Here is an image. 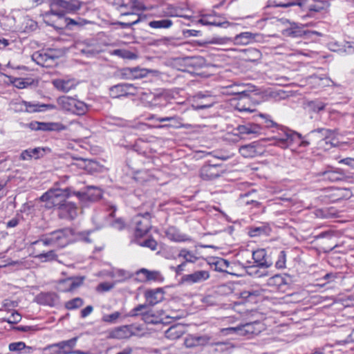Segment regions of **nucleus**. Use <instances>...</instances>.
Wrapping results in <instances>:
<instances>
[{
    "label": "nucleus",
    "instance_id": "obj_1",
    "mask_svg": "<svg viewBox=\"0 0 354 354\" xmlns=\"http://www.w3.org/2000/svg\"><path fill=\"white\" fill-rule=\"evenodd\" d=\"M71 194V189H50L44 193L40 200L46 203V208L55 207L57 209L68 201V197Z\"/></svg>",
    "mask_w": 354,
    "mask_h": 354
},
{
    "label": "nucleus",
    "instance_id": "obj_2",
    "mask_svg": "<svg viewBox=\"0 0 354 354\" xmlns=\"http://www.w3.org/2000/svg\"><path fill=\"white\" fill-rule=\"evenodd\" d=\"M139 2L137 1H134L131 3V5L129 6L131 10H123V9H120L121 11V17L125 18L124 21L119 22V24L123 28H130L131 26L136 24L140 21V16L138 13L135 12L137 10H144L145 8L142 6H139Z\"/></svg>",
    "mask_w": 354,
    "mask_h": 354
},
{
    "label": "nucleus",
    "instance_id": "obj_3",
    "mask_svg": "<svg viewBox=\"0 0 354 354\" xmlns=\"http://www.w3.org/2000/svg\"><path fill=\"white\" fill-rule=\"evenodd\" d=\"M314 176L319 180L335 183L342 180L345 175L342 169L328 165L321 171L315 173Z\"/></svg>",
    "mask_w": 354,
    "mask_h": 354
},
{
    "label": "nucleus",
    "instance_id": "obj_4",
    "mask_svg": "<svg viewBox=\"0 0 354 354\" xmlns=\"http://www.w3.org/2000/svg\"><path fill=\"white\" fill-rule=\"evenodd\" d=\"M66 230H59L46 235L44 239L39 241H41L45 245H54L58 247H64L67 243V234ZM35 243H37L36 241Z\"/></svg>",
    "mask_w": 354,
    "mask_h": 354
},
{
    "label": "nucleus",
    "instance_id": "obj_5",
    "mask_svg": "<svg viewBox=\"0 0 354 354\" xmlns=\"http://www.w3.org/2000/svg\"><path fill=\"white\" fill-rule=\"evenodd\" d=\"M136 224L135 236L142 237L151 228L150 214L145 212L144 214H138L133 218Z\"/></svg>",
    "mask_w": 354,
    "mask_h": 354
},
{
    "label": "nucleus",
    "instance_id": "obj_6",
    "mask_svg": "<svg viewBox=\"0 0 354 354\" xmlns=\"http://www.w3.org/2000/svg\"><path fill=\"white\" fill-rule=\"evenodd\" d=\"M50 6L53 12L59 10L65 15L67 12L78 10L80 4L77 0H51Z\"/></svg>",
    "mask_w": 354,
    "mask_h": 354
},
{
    "label": "nucleus",
    "instance_id": "obj_7",
    "mask_svg": "<svg viewBox=\"0 0 354 354\" xmlns=\"http://www.w3.org/2000/svg\"><path fill=\"white\" fill-rule=\"evenodd\" d=\"M328 6V2L322 0H300L299 3V10L309 13L321 12Z\"/></svg>",
    "mask_w": 354,
    "mask_h": 354
},
{
    "label": "nucleus",
    "instance_id": "obj_8",
    "mask_svg": "<svg viewBox=\"0 0 354 354\" xmlns=\"http://www.w3.org/2000/svg\"><path fill=\"white\" fill-rule=\"evenodd\" d=\"M77 337H73L68 340L62 341L55 344L48 346L45 348V351L48 354H65L68 352L70 348H74Z\"/></svg>",
    "mask_w": 354,
    "mask_h": 354
},
{
    "label": "nucleus",
    "instance_id": "obj_9",
    "mask_svg": "<svg viewBox=\"0 0 354 354\" xmlns=\"http://www.w3.org/2000/svg\"><path fill=\"white\" fill-rule=\"evenodd\" d=\"M84 279V277H73L61 279L58 282L57 289L58 291L63 292L73 291L83 283Z\"/></svg>",
    "mask_w": 354,
    "mask_h": 354
},
{
    "label": "nucleus",
    "instance_id": "obj_10",
    "mask_svg": "<svg viewBox=\"0 0 354 354\" xmlns=\"http://www.w3.org/2000/svg\"><path fill=\"white\" fill-rule=\"evenodd\" d=\"M58 102L66 109H71L73 106L75 108L74 112L80 115L84 114L88 109L87 105L84 102L65 96L59 97Z\"/></svg>",
    "mask_w": 354,
    "mask_h": 354
},
{
    "label": "nucleus",
    "instance_id": "obj_11",
    "mask_svg": "<svg viewBox=\"0 0 354 354\" xmlns=\"http://www.w3.org/2000/svg\"><path fill=\"white\" fill-rule=\"evenodd\" d=\"M47 20L50 21V23L53 24V28L56 30H63L67 28L70 25H85L88 23V21L85 19L81 21H76L75 19H71L67 17H65L64 15L62 12H59L58 14V17H57L56 21H51L50 19L47 18Z\"/></svg>",
    "mask_w": 354,
    "mask_h": 354
},
{
    "label": "nucleus",
    "instance_id": "obj_12",
    "mask_svg": "<svg viewBox=\"0 0 354 354\" xmlns=\"http://www.w3.org/2000/svg\"><path fill=\"white\" fill-rule=\"evenodd\" d=\"M253 263L261 269H268L272 265V261L267 254L266 249L261 248L254 250L252 254Z\"/></svg>",
    "mask_w": 354,
    "mask_h": 354
},
{
    "label": "nucleus",
    "instance_id": "obj_13",
    "mask_svg": "<svg viewBox=\"0 0 354 354\" xmlns=\"http://www.w3.org/2000/svg\"><path fill=\"white\" fill-rule=\"evenodd\" d=\"M223 171L221 165L218 164L205 165L200 171L201 177L205 180H212L221 176Z\"/></svg>",
    "mask_w": 354,
    "mask_h": 354
},
{
    "label": "nucleus",
    "instance_id": "obj_14",
    "mask_svg": "<svg viewBox=\"0 0 354 354\" xmlns=\"http://www.w3.org/2000/svg\"><path fill=\"white\" fill-rule=\"evenodd\" d=\"M30 129L34 131H62L66 129V127L58 122H43L34 121L28 124Z\"/></svg>",
    "mask_w": 354,
    "mask_h": 354
},
{
    "label": "nucleus",
    "instance_id": "obj_15",
    "mask_svg": "<svg viewBox=\"0 0 354 354\" xmlns=\"http://www.w3.org/2000/svg\"><path fill=\"white\" fill-rule=\"evenodd\" d=\"M239 153L244 158H254L263 153V149L257 141L245 145L239 148Z\"/></svg>",
    "mask_w": 354,
    "mask_h": 354
},
{
    "label": "nucleus",
    "instance_id": "obj_16",
    "mask_svg": "<svg viewBox=\"0 0 354 354\" xmlns=\"http://www.w3.org/2000/svg\"><path fill=\"white\" fill-rule=\"evenodd\" d=\"M285 138H274V145L279 147L282 149L288 148L292 142L296 141V138L301 139L302 135L296 131L290 129H286L285 132Z\"/></svg>",
    "mask_w": 354,
    "mask_h": 354
},
{
    "label": "nucleus",
    "instance_id": "obj_17",
    "mask_svg": "<svg viewBox=\"0 0 354 354\" xmlns=\"http://www.w3.org/2000/svg\"><path fill=\"white\" fill-rule=\"evenodd\" d=\"M209 277L208 271L198 270L192 274H185L181 277L180 283L189 285L203 282Z\"/></svg>",
    "mask_w": 354,
    "mask_h": 354
},
{
    "label": "nucleus",
    "instance_id": "obj_18",
    "mask_svg": "<svg viewBox=\"0 0 354 354\" xmlns=\"http://www.w3.org/2000/svg\"><path fill=\"white\" fill-rule=\"evenodd\" d=\"M262 128L259 124L254 123H246L239 125L234 131H237L235 135H239L241 139L245 138V135H259L261 133Z\"/></svg>",
    "mask_w": 354,
    "mask_h": 354
},
{
    "label": "nucleus",
    "instance_id": "obj_19",
    "mask_svg": "<svg viewBox=\"0 0 354 354\" xmlns=\"http://www.w3.org/2000/svg\"><path fill=\"white\" fill-rule=\"evenodd\" d=\"M239 93H240V97L236 98V109L240 112H253L254 109L251 103L250 95H247L245 91H239Z\"/></svg>",
    "mask_w": 354,
    "mask_h": 354
},
{
    "label": "nucleus",
    "instance_id": "obj_20",
    "mask_svg": "<svg viewBox=\"0 0 354 354\" xmlns=\"http://www.w3.org/2000/svg\"><path fill=\"white\" fill-rule=\"evenodd\" d=\"M58 216L60 218L73 219L77 215V207L74 203L66 202L58 209Z\"/></svg>",
    "mask_w": 354,
    "mask_h": 354
},
{
    "label": "nucleus",
    "instance_id": "obj_21",
    "mask_svg": "<svg viewBox=\"0 0 354 354\" xmlns=\"http://www.w3.org/2000/svg\"><path fill=\"white\" fill-rule=\"evenodd\" d=\"M146 301L150 306H154L164 299V291L161 288L147 290L145 292Z\"/></svg>",
    "mask_w": 354,
    "mask_h": 354
},
{
    "label": "nucleus",
    "instance_id": "obj_22",
    "mask_svg": "<svg viewBox=\"0 0 354 354\" xmlns=\"http://www.w3.org/2000/svg\"><path fill=\"white\" fill-rule=\"evenodd\" d=\"M260 37V34L243 32L234 37V42L239 45H247L252 41H257Z\"/></svg>",
    "mask_w": 354,
    "mask_h": 354
},
{
    "label": "nucleus",
    "instance_id": "obj_23",
    "mask_svg": "<svg viewBox=\"0 0 354 354\" xmlns=\"http://www.w3.org/2000/svg\"><path fill=\"white\" fill-rule=\"evenodd\" d=\"M129 328V325L116 327L109 332V337L119 339L129 338L134 334Z\"/></svg>",
    "mask_w": 354,
    "mask_h": 354
},
{
    "label": "nucleus",
    "instance_id": "obj_24",
    "mask_svg": "<svg viewBox=\"0 0 354 354\" xmlns=\"http://www.w3.org/2000/svg\"><path fill=\"white\" fill-rule=\"evenodd\" d=\"M335 131V130L318 128L311 131L309 133V136H310L313 140H325L326 143H328V140L332 138L334 136Z\"/></svg>",
    "mask_w": 354,
    "mask_h": 354
},
{
    "label": "nucleus",
    "instance_id": "obj_25",
    "mask_svg": "<svg viewBox=\"0 0 354 354\" xmlns=\"http://www.w3.org/2000/svg\"><path fill=\"white\" fill-rule=\"evenodd\" d=\"M46 149L42 147H36L34 149H28L24 150L20 154V159L24 160H31L32 158L39 159L45 154Z\"/></svg>",
    "mask_w": 354,
    "mask_h": 354
},
{
    "label": "nucleus",
    "instance_id": "obj_26",
    "mask_svg": "<svg viewBox=\"0 0 354 354\" xmlns=\"http://www.w3.org/2000/svg\"><path fill=\"white\" fill-rule=\"evenodd\" d=\"M27 112H41L56 109L55 105L52 104H39L24 102Z\"/></svg>",
    "mask_w": 354,
    "mask_h": 354
},
{
    "label": "nucleus",
    "instance_id": "obj_27",
    "mask_svg": "<svg viewBox=\"0 0 354 354\" xmlns=\"http://www.w3.org/2000/svg\"><path fill=\"white\" fill-rule=\"evenodd\" d=\"M185 333V327L182 324H174L165 332V337L171 340L179 339Z\"/></svg>",
    "mask_w": 354,
    "mask_h": 354
},
{
    "label": "nucleus",
    "instance_id": "obj_28",
    "mask_svg": "<svg viewBox=\"0 0 354 354\" xmlns=\"http://www.w3.org/2000/svg\"><path fill=\"white\" fill-rule=\"evenodd\" d=\"M137 275H143L142 281H156L162 282L164 277L159 271H149L147 269L142 268L136 272Z\"/></svg>",
    "mask_w": 354,
    "mask_h": 354
},
{
    "label": "nucleus",
    "instance_id": "obj_29",
    "mask_svg": "<svg viewBox=\"0 0 354 354\" xmlns=\"http://www.w3.org/2000/svg\"><path fill=\"white\" fill-rule=\"evenodd\" d=\"M270 232L271 228L268 223H261L259 226L253 225L248 229V234L251 237L261 235H269Z\"/></svg>",
    "mask_w": 354,
    "mask_h": 354
},
{
    "label": "nucleus",
    "instance_id": "obj_30",
    "mask_svg": "<svg viewBox=\"0 0 354 354\" xmlns=\"http://www.w3.org/2000/svg\"><path fill=\"white\" fill-rule=\"evenodd\" d=\"M165 234L166 236L173 241L182 242L190 240L187 235L181 234L180 231L174 227H169L166 230Z\"/></svg>",
    "mask_w": 354,
    "mask_h": 354
},
{
    "label": "nucleus",
    "instance_id": "obj_31",
    "mask_svg": "<svg viewBox=\"0 0 354 354\" xmlns=\"http://www.w3.org/2000/svg\"><path fill=\"white\" fill-rule=\"evenodd\" d=\"M38 302L41 304L53 306L58 300V296L55 292H41L37 296Z\"/></svg>",
    "mask_w": 354,
    "mask_h": 354
},
{
    "label": "nucleus",
    "instance_id": "obj_32",
    "mask_svg": "<svg viewBox=\"0 0 354 354\" xmlns=\"http://www.w3.org/2000/svg\"><path fill=\"white\" fill-rule=\"evenodd\" d=\"M262 54L257 48H248L245 50L244 60L249 62H258L261 59Z\"/></svg>",
    "mask_w": 354,
    "mask_h": 354
},
{
    "label": "nucleus",
    "instance_id": "obj_33",
    "mask_svg": "<svg viewBox=\"0 0 354 354\" xmlns=\"http://www.w3.org/2000/svg\"><path fill=\"white\" fill-rule=\"evenodd\" d=\"M244 269L245 270V272L249 276L253 277H261L263 276L267 275L266 274H263L260 270L259 266H256L255 263L248 261L245 266H243Z\"/></svg>",
    "mask_w": 354,
    "mask_h": 354
},
{
    "label": "nucleus",
    "instance_id": "obj_34",
    "mask_svg": "<svg viewBox=\"0 0 354 354\" xmlns=\"http://www.w3.org/2000/svg\"><path fill=\"white\" fill-rule=\"evenodd\" d=\"M8 347L10 351L17 353H21L22 351H24V353H30L33 350L32 347L26 346L24 342L10 343Z\"/></svg>",
    "mask_w": 354,
    "mask_h": 354
},
{
    "label": "nucleus",
    "instance_id": "obj_35",
    "mask_svg": "<svg viewBox=\"0 0 354 354\" xmlns=\"http://www.w3.org/2000/svg\"><path fill=\"white\" fill-rule=\"evenodd\" d=\"M109 93L110 96L113 98L127 96L126 84H119L111 86L109 89Z\"/></svg>",
    "mask_w": 354,
    "mask_h": 354
},
{
    "label": "nucleus",
    "instance_id": "obj_36",
    "mask_svg": "<svg viewBox=\"0 0 354 354\" xmlns=\"http://www.w3.org/2000/svg\"><path fill=\"white\" fill-rule=\"evenodd\" d=\"M271 3L274 6L282 7V8H290L296 7L295 10H299V3L300 0H270Z\"/></svg>",
    "mask_w": 354,
    "mask_h": 354
},
{
    "label": "nucleus",
    "instance_id": "obj_37",
    "mask_svg": "<svg viewBox=\"0 0 354 354\" xmlns=\"http://www.w3.org/2000/svg\"><path fill=\"white\" fill-rule=\"evenodd\" d=\"M75 53L76 55H84L87 56L88 54V43L86 40H77L74 44Z\"/></svg>",
    "mask_w": 354,
    "mask_h": 354
},
{
    "label": "nucleus",
    "instance_id": "obj_38",
    "mask_svg": "<svg viewBox=\"0 0 354 354\" xmlns=\"http://www.w3.org/2000/svg\"><path fill=\"white\" fill-rule=\"evenodd\" d=\"M245 327V332L248 336L252 335H258L261 331V323L259 322H249L244 324Z\"/></svg>",
    "mask_w": 354,
    "mask_h": 354
},
{
    "label": "nucleus",
    "instance_id": "obj_39",
    "mask_svg": "<svg viewBox=\"0 0 354 354\" xmlns=\"http://www.w3.org/2000/svg\"><path fill=\"white\" fill-rule=\"evenodd\" d=\"M196 337L198 346L215 344L213 336L209 334L196 335Z\"/></svg>",
    "mask_w": 354,
    "mask_h": 354
},
{
    "label": "nucleus",
    "instance_id": "obj_40",
    "mask_svg": "<svg viewBox=\"0 0 354 354\" xmlns=\"http://www.w3.org/2000/svg\"><path fill=\"white\" fill-rule=\"evenodd\" d=\"M178 257L183 258L185 259V261L183 262L185 263H194L198 259L197 257H196L191 251H189L185 248H183L180 250V252L178 254Z\"/></svg>",
    "mask_w": 354,
    "mask_h": 354
},
{
    "label": "nucleus",
    "instance_id": "obj_41",
    "mask_svg": "<svg viewBox=\"0 0 354 354\" xmlns=\"http://www.w3.org/2000/svg\"><path fill=\"white\" fill-rule=\"evenodd\" d=\"M172 21L169 19L151 21L149 23V26L153 28H169L172 26Z\"/></svg>",
    "mask_w": 354,
    "mask_h": 354
},
{
    "label": "nucleus",
    "instance_id": "obj_42",
    "mask_svg": "<svg viewBox=\"0 0 354 354\" xmlns=\"http://www.w3.org/2000/svg\"><path fill=\"white\" fill-rule=\"evenodd\" d=\"M215 266V270L221 272L230 273L227 268L230 266V262L224 259L218 258L212 263Z\"/></svg>",
    "mask_w": 354,
    "mask_h": 354
},
{
    "label": "nucleus",
    "instance_id": "obj_43",
    "mask_svg": "<svg viewBox=\"0 0 354 354\" xmlns=\"http://www.w3.org/2000/svg\"><path fill=\"white\" fill-rule=\"evenodd\" d=\"M147 304H139L129 311V313H128V316L136 317L138 315H142V319H143V315L149 313L148 311H147Z\"/></svg>",
    "mask_w": 354,
    "mask_h": 354
},
{
    "label": "nucleus",
    "instance_id": "obj_44",
    "mask_svg": "<svg viewBox=\"0 0 354 354\" xmlns=\"http://www.w3.org/2000/svg\"><path fill=\"white\" fill-rule=\"evenodd\" d=\"M143 321L148 324H157L164 323L163 318L156 315L151 312H149L147 314L143 315Z\"/></svg>",
    "mask_w": 354,
    "mask_h": 354
},
{
    "label": "nucleus",
    "instance_id": "obj_45",
    "mask_svg": "<svg viewBox=\"0 0 354 354\" xmlns=\"http://www.w3.org/2000/svg\"><path fill=\"white\" fill-rule=\"evenodd\" d=\"M106 170L104 165L95 159L90 158V174L100 173Z\"/></svg>",
    "mask_w": 354,
    "mask_h": 354
},
{
    "label": "nucleus",
    "instance_id": "obj_46",
    "mask_svg": "<svg viewBox=\"0 0 354 354\" xmlns=\"http://www.w3.org/2000/svg\"><path fill=\"white\" fill-rule=\"evenodd\" d=\"M245 327L244 326V324H241V325H239L238 326H236V327H229V328H224L222 330V331H225L227 332L226 333L227 334H236V335H241V336H248L247 335V333L245 332Z\"/></svg>",
    "mask_w": 354,
    "mask_h": 354
},
{
    "label": "nucleus",
    "instance_id": "obj_47",
    "mask_svg": "<svg viewBox=\"0 0 354 354\" xmlns=\"http://www.w3.org/2000/svg\"><path fill=\"white\" fill-rule=\"evenodd\" d=\"M112 54L127 59H134L137 57L135 53L124 49H115Z\"/></svg>",
    "mask_w": 354,
    "mask_h": 354
},
{
    "label": "nucleus",
    "instance_id": "obj_48",
    "mask_svg": "<svg viewBox=\"0 0 354 354\" xmlns=\"http://www.w3.org/2000/svg\"><path fill=\"white\" fill-rule=\"evenodd\" d=\"M102 196V190L96 186L90 185V202L97 201Z\"/></svg>",
    "mask_w": 354,
    "mask_h": 354
},
{
    "label": "nucleus",
    "instance_id": "obj_49",
    "mask_svg": "<svg viewBox=\"0 0 354 354\" xmlns=\"http://www.w3.org/2000/svg\"><path fill=\"white\" fill-rule=\"evenodd\" d=\"M35 257L42 262H46L56 260L57 255L54 250H50L47 252L39 254Z\"/></svg>",
    "mask_w": 354,
    "mask_h": 354
},
{
    "label": "nucleus",
    "instance_id": "obj_50",
    "mask_svg": "<svg viewBox=\"0 0 354 354\" xmlns=\"http://www.w3.org/2000/svg\"><path fill=\"white\" fill-rule=\"evenodd\" d=\"M54 86L59 91L68 92L71 89L69 82L63 80H55L53 82Z\"/></svg>",
    "mask_w": 354,
    "mask_h": 354
},
{
    "label": "nucleus",
    "instance_id": "obj_51",
    "mask_svg": "<svg viewBox=\"0 0 354 354\" xmlns=\"http://www.w3.org/2000/svg\"><path fill=\"white\" fill-rule=\"evenodd\" d=\"M308 106L314 112L323 111L326 107V104L319 100H312L308 102Z\"/></svg>",
    "mask_w": 354,
    "mask_h": 354
},
{
    "label": "nucleus",
    "instance_id": "obj_52",
    "mask_svg": "<svg viewBox=\"0 0 354 354\" xmlns=\"http://www.w3.org/2000/svg\"><path fill=\"white\" fill-rule=\"evenodd\" d=\"M83 305V301L80 297H76L65 303V307L68 310H74L81 307Z\"/></svg>",
    "mask_w": 354,
    "mask_h": 354
},
{
    "label": "nucleus",
    "instance_id": "obj_53",
    "mask_svg": "<svg viewBox=\"0 0 354 354\" xmlns=\"http://www.w3.org/2000/svg\"><path fill=\"white\" fill-rule=\"evenodd\" d=\"M12 82L16 88L21 89L31 85L32 81H30V79L14 78Z\"/></svg>",
    "mask_w": 354,
    "mask_h": 354
},
{
    "label": "nucleus",
    "instance_id": "obj_54",
    "mask_svg": "<svg viewBox=\"0 0 354 354\" xmlns=\"http://www.w3.org/2000/svg\"><path fill=\"white\" fill-rule=\"evenodd\" d=\"M58 14H59V10L56 12L52 11V6H50V10L48 12H46L45 14H44V21L45 24H46L48 26L53 27V24L50 23L47 20V18L50 19L51 21H56L57 17H58Z\"/></svg>",
    "mask_w": 354,
    "mask_h": 354
},
{
    "label": "nucleus",
    "instance_id": "obj_55",
    "mask_svg": "<svg viewBox=\"0 0 354 354\" xmlns=\"http://www.w3.org/2000/svg\"><path fill=\"white\" fill-rule=\"evenodd\" d=\"M236 89L232 92V94L236 95L238 97H240V93L239 91H245L247 93V95H250V93L254 91V89H251V88H253V86L250 85H236L235 86Z\"/></svg>",
    "mask_w": 354,
    "mask_h": 354
},
{
    "label": "nucleus",
    "instance_id": "obj_56",
    "mask_svg": "<svg viewBox=\"0 0 354 354\" xmlns=\"http://www.w3.org/2000/svg\"><path fill=\"white\" fill-rule=\"evenodd\" d=\"M131 68L133 73V80L145 77L147 75L149 72L146 68H141L139 67H133Z\"/></svg>",
    "mask_w": 354,
    "mask_h": 354
},
{
    "label": "nucleus",
    "instance_id": "obj_57",
    "mask_svg": "<svg viewBox=\"0 0 354 354\" xmlns=\"http://www.w3.org/2000/svg\"><path fill=\"white\" fill-rule=\"evenodd\" d=\"M32 59L40 65H43L48 59H51V57L47 55L46 53H35L32 55Z\"/></svg>",
    "mask_w": 354,
    "mask_h": 354
},
{
    "label": "nucleus",
    "instance_id": "obj_58",
    "mask_svg": "<svg viewBox=\"0 0 354 354\" xmlns=\"http://www.w3.org/2000/svg\"><path fill=\"white\" fill-rule=\"evenodd\" d=\"M286 32L289 36L292 37H301L305 35L306 31L298 27H291L286 30Z\"/></svg>",
    "mask_w": 354,
    "mask_h": 354
},
{
    "label": "nucleus",
    "instance_id": "obj_59",
    "mask_svg": "<svg viewBox=\"0 0 354 354\" xmlns=\"http://www.w3.org/2000/svg\"><path fill=\"white\" fill-rule=\"evenodd\" d=\"M286 254L284 250H281L278 256V259L276 261L275 266L278 269H283L286 268Z\"/></svg>",
    "mask_w": 354,
    "mask_h": 354
},
{
    "label": "nucleus",
    "instance_id": "obj_60",
    "mask_svg": "<svg viewBox=\"0 0 354 354\" xmlns=\"http://www.w3.org/2000/svg\"><path fill=\"white\" fill-rule=\"evenodd\" d=\"M21 319V315L16 310H13L8 318H3V322H6L9 324H17L20 322Z\"/></svg>",
    "mask_w": 354,
    "mask_h": 354
},
{
    "label": "nucleus",
    "instance_id": "obj_61",
    "mask_svg": "<svg viewBox=\"0 0 354 354\" xmlns=\"http://www.w3.org/2000/svg\"><path fill=\"white\" fill-rule=\"evenodd\" d=\"M136 243L142 246L150 248L151 250H156L157 248V242L153 239H147L142 242L138 241Z\"/></svg>",
    "mask_w": 354,
    "mask_h": 354
},
{
    "label": "nucleus",
    "instance_id": "obj_62",
    "mask_svg": "<svg viewBox=\"0 0 354 354\" xmlns=\"http://www.w3.org/2000/svg\"><path fill=\"white\" fill-rule=\"evenodd\" d=\"M121 316L119 312H114L113 313L105 315L102 317V320L105 322L115 324L117 322L118 319Z\"/></svg>",
    "mask_w": 354,
    "mask_h": 354
},
{
    "label": "nucleus",
    "instance_id": "obj_63",
    "mask_svg": "<svg viewBox=\"0 0 354 354\" xmlns=\"http://www.w3.org/2000/svg\"><path fill=\"white\" fill-rule=\"evenodd\" d=\"M23 221V218L20 215H16L15 217L12 218L10 220L5 223L7 228H13L17 227L21 222Z\"/></svg>",
    "mask_w": 354,
    "mask_h": 354
},
{
    "label": "nucleus",
    "instance_id": "obj_64",
    "mask_svg": "<svg viewBox=\"0 0 354 354\" xmlns=\"http://www.w3.org/2000/svg\"><path fill=\"white\" fill-rule=\"evenodd\" d=\"M196 335H189L184 340V344L187 348H194L198 346Z\"/></svg>",
    "mask_w": 354,
    "mask_h": 354
}]
</instances>
